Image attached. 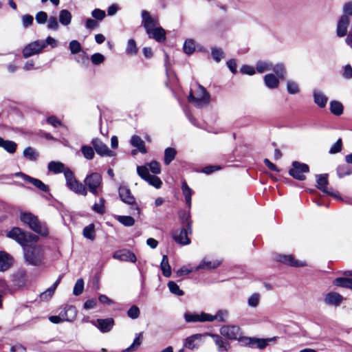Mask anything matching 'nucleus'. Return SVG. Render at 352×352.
I'll use <instances>...</instances> for the list:
<instances>
[{"instance_id":"f257e3e1","label":"nucleus","mask_w":352,"mask_h":352,"mask_svg":"<svg viewBox=\"0 0 352 352\" xmlns=\"http://www.w3.org/2000/svg\"><path fill=\"white\" fill-rule=\"evenodd\" d=\"M143 25L149 38H154L157 42H162L166 38L165 30L159 25L158 19L152 17L146 10L141 12Z\"/></svg>"},{"instance_id":"f03ea898","label":"nucleus","mask_w":352,"mask_h":352,"mask_svg":"<svg viewBox=\"0 0 352 352\" xmlns=\"http://www.w3.org/2000/svg\"><path fill=\"white\" fill-rule=\"evenodd\" d=\"M6 236L16 241L23 248L37 243L39 239L36 235L25 232L17 227H14L8 232Z\"/></svg>"},{"instance_id":"7ed1b4c3","label":"nucleus","mask_w":352,"mask_h":352,"mask_svg":"<svg viewBox=\"0 0 352 352\" xmlns=\"http://www.w3.org/2000/svg\"><path fill=\"white\" fill-rule=\"evenodd\" d=\"M256 69L260 74L273 71L281 78H285L287 75L286 67L283 63L274 64L269 60H259L256 64Z\"/></svg>"},{"instance_id":"20e7f679","label":"nucleus","mask_w":352,"mask_h":352,"mask_svg":"<svg viewBox=\"0 0 352 352\" xmlns=\"http://www.w3.org/2000/svg\"><path fill=\"white\" fill-rule=\"evenodd\" d=\"M210 94L201 85L197 86V89L193 93L190 92L188 97V101L192 103L197 108H202L210 102Z\"/></svg>"},{"instance_id":"39448f33","label":"nucleus","mask_w":352,"mask_h":352,"mask_svg":"<svg viewBox=\"0 0 352 352\" xmlns=\"http://www.w3.org/2000/svg\"><path fill=\"white\" fill-rule=\"evenodd\" d=\"M24 256L27 262L33 265H37L43 259V248L36 243L23 248Z\"/></svg>"},{"instance_id":"423d86ee","label":"nucleus","mask_w":352,"mask_h":352,"mask_svg":"<svg viewBox=\"0 0 352 352\" xmlns=\"http://www.w3.org/2000/svg\"><path fill=\"white\" fill-rule=\"evenodd\" d=\"M65 177L67 186L70 190L82 195H87V190L85 186L75 179L74 173L70 169L65 170Z\"/></svg>"},{"instance_id":"0eeeda50","label":"nucleus","mask_w":352,"mask_h":352,"mask_svg":"<svg viewBox=\"0 0 352 352\" xmlns=\"http://www.w3.org/2000/svg\"><path fill=\"white\" fill-rule=\"evenodd\" d=\"M21 221L28 226L35 232L43 235L42 233V226L39 222L37 217L32 214L31 212H24L20 214Z\"/></svg>"},{"instance_id":"6e6552de","label":"nucleus","mask_w":352,"mask_h":352,"mask_svg":"<svg viewBox=\"0 0 352 352\" xmlns=\"http://www.w3.org/2000/svg\"><path fill=\"white\" fill-rule=\"evenodd\" d=\"M220 334L228 340H238L243 342V339L245 337L242 336L241 329L236 325H223L219 329Z\"/></svg>"},{"instance_id":"1a4fd4ad","label":"nucleus","mask_w":352,"mask_h":352,"mask_svg":"<svg viewBox=\"0 0 352 352\" xmlns=\"http://www.w3.org/2000/svg\"><path fill=\"white\" fill-rule=\"evenodd\" d=\"M102 182V176L98 173H93L86 177L85 184L88 187L89 190L94 195H98L99 189Z\"/></svg>"},{"instance_id":"9d476101","label":"nucleus","mask_w":352,"mask_h":352,"mask_svg":"<svg viewBox=\"0 0 352 352\" xmlns=\"http://www.w3.org/2000/svg\"><path fill=\"white\" fill-rule=\"evenodd\" d=\"M292 168L289 170V175L298 180H305L306 177L304 173L309 171V166L306 164L294 162Z\"/></svg>"},{"instance_id":"9b49d317","label":"nucleus","mask_w":352,"mask_h":352,"mask_svg":"<svg viewBox=\"0 0 352 352\" xmlns=\"http://www.w3.org/2000/svg\"><path fill=\"white\" fill-rule=\"evenodd\" d=\"M351 24V19L346 14H342L336 23V35L338 37L342 38L346 36L348 29Z\"/></svg>"},{"instance_id":"f8f14e48","label":"nucleus","mask_w":352,"mask_h":352,"mask_svg":"<svg viewBox=\"0 0 352 352\" xmlns=\"http://www.w3.org/2000/svg\"><path fill=\"white\" fill-rule=\"evenodd\" d=\"M243 340V344L246 346H250L252 347L256 346L260 349H263L268 345L270 342L276 340V337L267 339L245 337Z\"/></svg>"},{"instance_id":"ddd939ff","label":"nucleus","mask_w":352,"mask_h":352,"mask_svg":"<svg viewBox=\"0 0 352 352\" xmlns=\"http://www.w3.org/2000/svg\"><path fill=\"white\" fill-rule=\"evenodd\" d=\"M118 194L120 200L126 204L133 206L135 199L128 186L121 184L118 188Z\"/></svg>"},{"instance_id":"4468645a","label":"nucleus","mask_w":352,"mask_h":352,"mask_svg":"<svg viewBox=\"0 0 352 352\" xmlns=\"http://www.w3.org/2000/svg\"><path fill=\"white\" fill-rule=\"evenodd\" d=\"M44 47V42L43 41H36L28 44L23 51L25 58L36 54L42 51Z\"/></svg>"},{"instance_id":"2eb2a0df","label":"nucleus","mask_w":352,"mask_h":352,"mask_svg":"<svg viewBox=\"0 0 352 352\" xmlns=\"http://www.w3.org/2000/svg\"><path fill=\"white\" fill-rule=\"evenodd\" d=\"M344 300L342 296L337 292H329L327 294L324 296V303L329 306L333 307H339Z\"/></svg>"},{"instance_id":"dca6fc26","label":"nucleus","mask_w":352,"mask_h":352,"mask_svg":"<svg viewBox=\"0 0 352 352\" xmlns=\"http://www.w3.org/2000/svg\"><path fill=\"white\" fill-rule=\"evenodd\" d=\"M92 324L96 326L101 332L107 333L111 330L114 325V320L111 318L105 319H97L93 321Z\"/></svg>"},{"instance_id":"f3484780","label":"nucleus","mask_w":352,"mask_h":352,"mask_svg":"<svg viewBox=\"0 0 352 352\" xmlns=\"http://www.w3.org/2000/svg\"><path fill=\"white\" fill-rule=\"evenodd\" d=\"M91 144L96 152L101 156H113V152L109 149L107 146L101 142L99 139H94Z\"/></svg>"},{"instance_id":"a211bd4d","label":"nucleus","mask_w":352,"mask_h":352,"mask_svg":"<svg viewBox=\"0 0 352 352\" xmlns=\"http://www.w3.org/2000/svg\"><path fill=\"white\" fill-rule=\"evenodd\" d=\"M63 321L73 322L77 316V310L73 305H65L60 311Z\"/></svg>"},{"instance_id":"6ab92c4d","label":"nucleus","mask_w":352,"mask_h":352,"mask_svg":"<svg viewBox=\"0 0 352 352\" xmlns=\"http://www.w3.org/2000/svg\"><path fill=\"white\" fill-rule=\"evenodd\" d=\"M205 336H208L213 339L215 344L217 346L218 351L220 352L228 351L230 347V343L223 339V336L221 335L206 333Z\"/></svg>"},{"instance_id":"aec40b11","label":"nucleus","mask_w":352,"mask_h":352,"mask_svg":"<svg viewBox=\"0 0 352 352\" xmlns=\"http://www.w3.org/2000/svg\"><path fill=\"white\" fill-rule=\"evenodd\" d=\"M285 78H281L278 75L274 74H267L264 78V83L265 86L271 89H274L278 87L280 84V80H283Z\"/></svg>"},{"instance_id":"412c9836","label":"nucleus","mask_w":352,"mask_h":352,"mask_svg":"<svg viewBox=\"0 0 352 352\" xmlns=\"http://www.w3.org/2000/svg\"><path fill=\"white\" fill-rule=\"evenodd\" d=\"M208 314L205 312L186 313L184 314V318L187 322H208Z\"/></svg>"},{"instance_id":"4be33fe9","label":"nucleus","mask_w":352,"mask_h":352,"mask_svg":"<svg viewBox=\"0 0 352 352\" xmlns=\"http://www.w3.org/2000/svg\"><path fill=\"white\" fill-rule=\"evenodd\" d=\"M14 259L11 255L4 251H0V272H5L13 265Z\"/></svg>"},{"instance_id":"5701e85b","label":"nucleus","mask_w":352,"mask_h":352,"mask_svg":"<svg viewBox=\"0 0 352 352\" xmlns=\"http://www.w3.org/2000/svg\"><path fill=\"white\" fill-rule=\"evenodd\" d=\"M316 182L318 184V188L320 189L322 192L331 195L332 196L336 197L337 199H340V197L336 193H333L329 191L327 188V185L328 184V175H318L316 176Z\"/></svg>"},{"instance_id":"b1692460","label":"nucleus","mask_w":352,"mask_h":352,"mask_svg":"<svg viewBox=\"0 0 352 352\" xmlns=\"http://www.w3.org/2000/svg\"><path fill=\"white\" fill-rule=\"evenodd\" d=\"M188 232L186 228H182L179 232H175L173 234L175 241L182 245H188L190 243V239L188 237Z\"/></svg>"},{"instance_id":"393cba45","label":"nucleus","mask_w":352,"mask_h":352,"mask_svg":"<svg viewBox=\"0 0 352 352\" xmlns=\"http://www.w3.org/2000/svg\"><path fill=\"white\" fill-rule=\"evenodd\" d=\"M113 258L122 261H130L135 263L136 261L135 255L129 250H122L114 254Z\"/></svg>"},{"instance_id":"a878e982","label":"nucleus","mask_w":352,"mask_h":352,"mask_svg":"<svg viewBox=\"0 0 352 352\" xmlns=\"http://www.w3.org/2000/svg\"><path fill=\"white\" fill-rule=\"evenodd\" d=\"M208 322L217 321L219 322H225L229 318V311L226 309L218 310L215 315L208 314Z\"/></svg>"},{"instance_id":"bb28decb","label":"nucleus","mask_w":352,"mask_h":352,"mask_svg":"<svg viewBox=\"0 0 352 352\" xmlns=\"http://www.w3.org/2000/svg\"><path fill=\"white\" fill-rule=\"evenodd\" d=\"M221 263V262L219 260L208 261L204 258L201 261L199 265L196 267L195 271L215 269L220 265Z\"/></svg>"},{"instance_id":"cd10ccee","label":"nucleus","mask_w":352,"mask_h":352,"mask_svg":"<svg viewBox=\"0 0 352 352\" xmlns=\"http://www.w3.org/2000/svg\"><path fill=\"white\" fill-rule=\"evenodd\" d=\"M48 170L54 174H58L60 173L65 172L66 170L69 169L68 168H65V165L60 162H50L47 166Z\"/></svg>"},{"instance_id":"c85d7f7f","label":"nucleus","mask_w":352,"mask_h":352,"mask_svg":"<svg viewBox=\"0 0 352 352\" xmlns=\"http://www.w3.org/2000/svg\"><path fill=\"white\" fill-rule=\"evenodd\" d=\"M279 261L294 267H302L305 265V262L296 261L291 255H282L280 256Z\"/></svg>"},{"instance_id":"c756f323","label":"nucleus","mask_w":352,"mask_h":352,"mask_svg":"<svg viewBox=\"0 0 352 352\" xmlns=\"http://www.w3.org/2000/svg\"><path fill=\"white\" fill-rule=\"evenodd\" d=\"M205 334L197 333L188 337L184 342V346L189 349H194L196 348L195 341L201 340Z\"/></svg>"},{"instance_id":"7c9ffc66","label":"nucleus","mask_w":352,"mask_h":352,"mask_svg":"<svg viewBox=\"0 0 352 352\" xmlns=\"http://www.w3.org/2000/svg\"><path fill=\"white\" fill-rule=\"evenodd\" d=\"M143 339V333H139L135 335V338L133 343L126 349L123 350V352H131L138 349L142 344Z\"/></svg>"},{"instance_id":"2f4dec72","label":"nucleus","mask_w":352,"mask_h":352,"mask_svg":"<svg viewBox=\"0 0 352 352\" xmlns=\"http://www.w3.org/2000/svg\"><path fill=\"white\" fill-rule=\"evenodd\" d=\"M131 144L133 147H136L138 151L142 153H146V149L144 146L143 140L138 135L132 136L131 139Z\"/></svg>"},{"instance_id":"473e14b6","label":"nucleus","mask_w":352,"mask_h":352,"mask_svg":"<svg viewBox=\"0 0 352 352\" xmlns=\"http://www.w3.org/2000/svg\"><path fill=\"white\" fill-rule=\"evenodd\" d=\"M160 268L165 277H170L171 276V267L169 265L168 258L166 255H164L162 256Z\"/></svg>"},{"instance_id":"72a5a7b5","label":"nucleus","mask_w":352,"mask_h":352,"mask_svg":"<svg viewBox=\"0 0 352 352\" xmlns=\"http://www.w3.org/2000/svg\"><path fill=\"white\" fill-rule=\"evenodd\" d=\"M16 144L10 140H5L0 137V147L3 148L6 151L10 153L15 152L16 149Z\"/></svg>"},{"instance_id":"f704fd0d","label":"nucleus","mask_w":352,"mask_h":352,"mask_svg":"<svg viewBox=\"0 0 352 352\" xmlns=\"http://www.w3.org/2000/svg\"><path fill=\"white\" fill-rule=\"evenodd\" d=\"M59 21L63 25H68L72 21V14L67 10H62L59 13Z\"/></svg>"},{"instance_id":"c9c22d12","label":"nucleus","mask_w":352,"mask_h":352,"mask_svg":"<svg viewBox=\"0 0 352 352\" xmlns=\"http://www.w3.org/2000/svg\"><path fill=\"white\" fill-rule=\"evenodd\" d=\"M333 285L338 287L352 289V278H337L333 280Z\"/></svg>"},{"instance_id":"e433bc0d","label":"nucleus","mask_w":352,"mask_h":352,"mask_svg":"<svg viewBox=\"0 0 352 352\" xmlns=\"http://www.w3.org/2000/svg\"><path fill=\"white\" fill-rule=\"evenodd\" d=\"M177 155V151L172 147L166 148L164 151V163L166 165L170 163L175 159Z\"/></svg>"},{"instance_id":"4c0bfd02","label":"nucleus","mask_w":352,"mask_h":352,"mask_svg":"<svg viewBox=\"0 0 352 352\" xmlns=\"http://www.w3.org/2000/svg\"><path fill=\"white\" fill-rule=\"evenodd\" d=\"M314 97L315 102L320 107H325L327 102V98L320 91H315L314 92Z\"/></svg>"},{"instance_id":"58836bf2","label":"nucleus","mask_w":352,"mask_h":352,"mask_svg":"<svg viewBox=\"0 0 352 352\" xmlns=\"http://www.w3.org/2000/svg\"><path fill=\"white\" fill-rule=\"evenodd\" d=\"M18 175L23 177L25 180L29 182L30 183L33 184L34 186H36L38 189H41V190H44V184L41 180L30 177V176H28L21 173H19Z\"/></svg>"},{"instance_id":"ea45409f","label":"nucleus","mask_w":352,"mask_h":352,"mask_svg":"<svg viewBox=\"0 0 352 352\" xmlns=\"http://www.w3.org/2000/svg\"><path fill=\"white\" fill-rule=\"evenodd\" d=\"M330 110L333 114L340 116L343 113V106L340 102L331 101L330 102Z\"/></svg>"},{"instance_id":"a19ab883","label":"nucleus","mask_w":352,"mask_h":352,"mask_svg":"<svg viewBox=\"0 0 352 352\" xmlns=\"http://www.w3.org/2000/svg\"><path fill=\"white\" fill-rule=\"evenodd\" d=\"M182 192L185 197L186 204L188 205V206H190L192 190L189 188V186H188V184L186 182H182Z\"/></svg>"},{"instance_id":"79ce46f5","label":"nucleus","mask_w":352,"mask_h":352,"mask_svg":"<svg viewBox=\"0 0 352 352\" xmlns=\"http://www.w3.org/2000/svg\"><path fill=\"white\" fill-rule=\"evenodd\" d=\"M95 226L93 223L88 225L83 229V236L90 240H94L95 239Z\"/></svg>"},{"instance_id":"37998d69","label":"nucleus","mask_w":352,"mask_h":352,"mask_svg":"<svg viewBox=\"0 0 352 352\" xmlns=\"http://www.w3.org/2000/svg\"><path fill=\"white\" fill-rule=\"evenodd\" d=\"M168 287L170 292L178 296H181L184 295V292L179 289L178 285L174 281H169L168 283Z\"/></svg>"},{"instance_id":"c03bdc74","label":"nucleus","mask_w":352,"mask_h":352,"mask_svg":"<svg viewBox=\"0 0 352 352\" xmlns=\"http://www.w3.org/2000/svg\"><path fill=\"white\" fill-rule=\"evenodd\" d=\"M126 52L129 55H135L138 52V47L135 40L129 39L127 42Z\"/></svg>"},{"instance_id":"a18cd8bd","label":"nucleus","mask_w":352,"mask_h":352,"mask_svg":"<svg viewBox=\"0 0 352 352\" xmlns=\"http://www.w3.org/2000/svg\"><path fill=\"white\" fill-rule=\"evenodd\" d=\"M105 199L104 198H100L99 203H96L92 206V210L100 214H103L105 212L104 209Z\"/></svg>"},{"instance_id":"49530a36","label":"nucleus","mask_w":352,"mask_h":352,"mask_svg":"<svg viewBox=\"0 0 352 352\" xmlns=\"http://www.w3.org/2000/svg\"><path fill=\"white\" fill-rule=\"evenodd\" d=\"M117 220L125 226H132L135 223L134 219L131 216H118Z\"/></svg>"},{"instance_id":"de8ad7c7","label":"nucleus","mask_w":352,"mask_h":352,"mask_svg":"<svg viewBox=\"0 0 352 352\" xmlns=\"http://www.w3.org/2000/svg\"><path fill=\"white\" fill-rule=\"evenodd\" d=\"M287 90L290 94H296L299 92L300 89L297 82L289 80L287 82Z\"/></svg>"},{"instance_id":"09e8293b","label":"nucleus","mask_w":352,"mask_h":352,"mask_svg":"<svg viewBox=\"0 0 352 352\" xmlns=\"http://www.w3.org/2000/svg\"><path fill=\"white\" fill-rule=\"evenodd\" d=\"M261 296L258 293L252 294L248 300V304L251 307H256L260 302Z\"/></svg>"},{"instance_id":"8fccbe9b","label":"nucleus","mask_w":352,"mask_h":352,"mask_svg":"<svg viewBox=\"0 0 352 352\" xmlns=\"http://www.w3.org/2000/svg\"><path fill=\"white\" fill-rule=\"evenodd\" d=\"M195 49V41L192 39H188L184 44V50L186 54H191Z\"/></svg>"},{"instance_id":"3c124183","label":"nucleus","mask_w":352,"mask_h":352,"mask_svg":"<svg viewBox=\"0 0 352 352\" xmlns=\"http://www.w3.org/2000/svg\"><path fill=\"white\" fill-rule=\"evenodd\" d=\"M81 152L87 160H92L94 157V149L89 146H82Z\"/></svg>"},{"instance_id":"603ef678","label":"nucleus","mask_w":352,"mask_h":352,"mask_svg":"<svg viewBox=\"0 0 352 352\" xmlns=\"http://www.w3.org/2000/svg\"><path fill=\"white\" fill-rule=\"evenodd\" d=\"M84 289V280L82 278L77 280L73 289V294L75 296L81 294Z\"/></svg>"},{"instance_id":"864d4df0","label":"nucleus","mask_w":352,"mask_h":352,"mask_svg":"<svg viewBox=\"0 0 352 352\" xmlns=\"http://www.w3.org/2000/svg\"><path fill=\"white\" fill-rule=\"evenodd\" d=\"M140 315V310L136 305H132L127 311V316L131 319H137Z\"/></svg>"},{"instance_id":"5fc2aeb1","label":"nucleus","mask_w":352,"mask_h":352,"mask_svg":"<svg viewBox=\"0 0 352 352\" xmlns=\"http://www.w3.org/2000/svg\"><path fill=\"white\" fill-rule=\"evenodd\" d=\"M137 172L139 176L145 181H146L151 176V174L148 172V168L146 166H138Z\"/></svg>"},{"instance_id":"6e6d98bb","label":"nucleus","mask_w":352,"mask_h":352,"mask_svg":"<svg viewBox=\"0 0 352 352\" xmlns=\"http://www.w3.org/2000/svg\"><path fill=\"white\" fill-rule=\"evenodd\" d=\"M23 155L29 160H35L38 157L35 150L31 147H28L23 151Z\"/></svg>"},{"instance_id":"4d7b16f0","label":"nucleus","mask_w":352,"mask_h":352,"mask_svg":"<svg viewBox=\"0 0 352 352\" xmlns=\"http://www.w3.org/2000/svg\"><path fill=\"white\" fill-rule=\"evenodd\" d=\"M69 50L72 54H78L81 51V45L76 41L73 40L69 43Z\"/></svg>"},{"instance_id":"13d9d810","label":"nucleus","mask_w":352,"mask_h":352,"mask_svg":"<svg viewBox=\"0 0 352 352\" xmlns=\"http://www.w3.org/2000/svg\"><path fill=\"white\" fill-rule=\"evenodd\" d=\"M146 182H148L149 184L153 186L156 188H160L162 184L161 179L158 177L152 175H151V176L148 178Z\"/></svg>"},{"instance_id":"bf43d9fd","label":"nucleus","mask_w":352,"mask_h":352,"mask_svg":"<svg viewBox=\"0 0 352 352\" xmlns=\"http://www.w3.org/2000/svg\"><path fill=\"white\" fill-rule=\"evenodd\" d=\"M34 18L32 15L25 14L21 17L22 25L23 28H29L33 23Z\"/></svg>"},{"instance_id":"052dcab7","label":"nucleus","mask_w":352,"mask_h":352,"mask_svg":"<svg viewBox=\"0 0 352 352\" xmlns=\"http://www.w3.org/2000/svg\"><path fill=\"white\" fill-rule=\"evenodd\" d=\"M212 56L213 59L217 63L224 57L223 51L219 48L212 49Z\"/></svg>"},{"instance_id":"680f3d73","label":"nucleus","mask_w":352,"mask_h":352,"mask_svg":"<svg viewBox=\"0 0 352 352\" xmlns=\"http://www.w3.org/2000/svg\"><path fill=\"white\" fill-rule=\"evenodd\" d=\"M91 60L94 65H99L104 62V56L100 53L94 54L91 57Z\"/></svg>"},{"instance_id":"e2e57ef3","label":"nucleus","mask_w":352,"mask_h":352,"mask_svg":"<svg viewBox=\"0 0 352 352\" xmlns=\"http://www.w3.org/2000/svg\"><path fill=\"white\" fill-rule=\"evenodd\" d=\"M337 173L339 177H342L346 175H349L351 174V171L349 168L345 165L340 166L337 169Z\"/></svg>"},{"instance_id":"0e129e2a","label":"nucleus","mask_w":352,"mask_h":352,"mask_svg":"<svg viewBox=\"0 0 352 352\" xmlns=\"http://www.w3.org/2000/svg\"><path fill=\"white\" fill-rule=\"evenodd\" d=\"M146 166H148L149 169L154 174H159L160 173V164L156 161H153L151 163L147 164Z\"/></svg>"},{"instance_id":"69168bd1","label":"nucleus","mask_w":352,"mask_h":352,"mask_svg":"<svg viewBox=\"0 0 352 352\" xmlns=\"http://www.w3.org/2000/svg\"><path fill=\"white\" fill-rule=\"evenodd\" d=\"M342 140L339 139L337 142L330 148L329 153L335 154L339 153L342 150Z\"/></svg>"},{"instance_id":"338daca9","label":"nucleus","mask_w":352,"mask_h":352,"mask_svg":"<svg viewBox=\"0 0 352 352\" xmlns=\"http://www.w3.org/2000/svg\"><path fill=\"white\" fill-rule=\"evenodd\" d=\"M91 15L98 20H102L105 17L106 14L105 12L102 10L94 9L91 12Z\"/></svg>"},{"instance_id":"774afa93","label":"nucleus","mask_w":352,"mask_h":352,"mask_svg":"<svg viewBox=\"0 0 352 352\" xmlns=\"http://www.w3.org/2000/svg\"><path fill=\"white\" fill-rule=\"evenodd\" d=\"M343 14H346L349 18L352 16V1L344 4L342 8Z\"/></svg>"}]
</instances>
